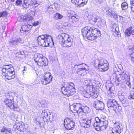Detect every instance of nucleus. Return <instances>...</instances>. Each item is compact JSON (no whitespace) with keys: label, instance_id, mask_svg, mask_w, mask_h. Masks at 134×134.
<instances>
[{"label":"nucleus","instance_id":"f257e3e1","mask_svg":"<svg viewBox=\"0 0 134 134\" xmlns=\"http://www.w3.org/2000/svg\"><path fill=\"white\" fill-rule=\"evenodd\" d=\"M82 33L84 38L92 40L101 35L100 31L94 27H86L82 30Z\"/></svg>","mask_w":134,"mask_h":134},{"label":"nucleus","instance_id":"680f3d73","mask_svg":"<svg viewBox=\"0 0 134 134\" xmlns=\"http://www.w3.org/2000/svg\"><path fill=\"white\" fill-rule=\"evenodd\" d=\"M107 127V126H106L102 125V124H101V125L100 126L101 130L102 131L105 130Z\"/></svg>","mask_w":134,"mask_h":134},{"label":"nucleus","instance_id":"a19ab883","mask_svg":"<svg viewBox=\"0 0 134 134\" xmlns=\"http://www.w3.org/2000/svg\"><path fill=\"white\" fill-rule=\"evenodd\" d=\"M102 21L103 20L100 17L97 15V18L95 20V23L97 22L99 24L101 25Z\"/></svg>","mask_w":134,"mask_h":134},{"label":"nucleus","instance_id":"6e6552de","mask_svg":"<svg viewBox=\"0 0 134 134\" xmlns=\"http://www.w3.org/2000/svg\"><path fill=\"white\" fill-rule=\"evenodd\" d=\"M52 76L49 72L45 74L44 76L41 80V83L43 85L49 84L52 81Z\"/></svg>","mask_w":134,"mask_h":134},{"label":"nucleus","instance_id":"052dcab7","mask_svg":"<svg viewBox=\"0 0 134 134\" xmlns=\"http://www.w3.org/2000/svg\"><path fill=\"white\" fill-rule=\"evenodd\" d=\"M114 88L112 86L109 88L108 91V93H110L112 92H114Z\"/></svg>","mask_w":134,"mask_h":134},{"label":"nucleus","instance_id":"f03ea898","mask_svg":"<svg viewBox=\"0 0 134 134\" xmlns=\"http://www.w3.org/2000/svg\"><path fill=\"white\" fill-rule=\"evenodd\" d=\"M14 69L12 65H4L2 69V74L5 78L10 80L14 79L15 77V72Z\"/></svg>","mask_w":134,"mask_h":134},{"label":"nucleus","instance_id":"aec40b11","mask_svg":"<svg viewBox=\"0 0 134 134\" xmlns=\"http://www.w3.org/2000/svg\"><path fill=\"white\" fill-rule=\"evenodd\" d=\"M87 1L88 0H71V2L72 3L81 4L82 6H83L85 4H86Z\"/></svg>","mask_w":134,"mask_h":134},{"label":"nucleus","instance_id":"f8f14e48","mask_svg":"<svg viewBox=\"0 0 134 134\" xmlns=\"http://www.w3.org/2000/svg\"><path fill=\"white\" fill-rule=\"evenodd\" d=\"M82 106V105L81 104L77 103L70 106V109L72 108L73 109V110L75 111L74 112L80 113L82 111L81 110Z\"/></svg>","mask_w":134,"mask_h":134},{"label":"nucleus","instance_id":"c9c22d12","mask_svg":"<svg viewBox=\"0 0 134 134\" xmlns=\"http://www.w3.org/2000/svg\"><path fill=\"white\" fill-rule=\"evenodd\" d=\"M41 119V117H40L39 118H36L35 121V123H36V124L40 127L41 126L42 123L40 120V119Z\"/></svg>","mask_w":134,"mask_h":134},{"label":"nucleus","instance_id":"e433bc0d","mask_svg":"<svg viewBox=\"0 0 134 134\" xmlns=\"http://www.w3.org/2000/svg\"><path fill=\"white\" fill-rule=\"evenodd\" d=\"M32 3H33V5H35V7H37L38 5L40 4L41 3V0H33Z\"/></svg>","mask_w":134,"mask_h":134},{"label":"nucleus","instance_id":"7c9ffc66","mask_svg":"<svg viewBox=\"0 0 134 134\" xmlns=\"http://www.w3.org/2000/svg\"><path fill=\"white\" fill-rule=\"evenodd\" d=\"M81 111L86 113H88L90 112V109L87 106H82Z\"/></svg>","mask_w":134,"mask_h":134},{"label":"nucleus","instance_id":"49530a36","mask_svg":"<svg viewBox=\"0 0 134 134\" xmlns=\"http://www.w3.org/2000/svg\"><path fill=\"white\" fill-rule=\"evenodd\" d=\"M18 115L15 114H13L11 116L12 119L14 121H17Z\"/></svg>","mask_w":134,"mask_h":134},{"label":"nucleus","instance_id":"f3484780","mask_svg":"<svg viewBox=\"0 0 134 134\" xmlns=\"http://www.w3.org/2000/svg\"><path fill=\"white\" fill-rule=\"evenodd\" d=\"M83 83L85 85L87 86V90L86 91H88L90 89V91H91L93 89V86L92 82L89 80H85Z\"/></svg>","mask_w":134,"mask_h":134},{"label":"nucleus","instance_id":"f704fd0d","mask_svg":"<svg viewBox=\"0 0 134 134\" xmlns=\"http://www.w3.org/2000/svg\"><path fill=\"white\" fill-rule=\"evenodd\" d=\"M4 102L6 105L8 106L9 107L10 109L13 107V105H14V101H13L11 102H9V103L7 101H4Z\"/></svg>","mask_w":134,"mask_h":134},{"label":"nucleus","instance_id":"6ab92c4d","mask_svg":"<svg viewBox=\"0 0 134 134\" xmlns=\"http://www.w3.org/2000/svg\"><path fill=\"white\" fill-rule=\"evenodd\" d=\"M121 77L123 80H126L130 79V75L128 72L123 71L120 74Z\"/></svg>","mask_w":134,"mask_h":134},{"label":"nucleus","instance_id":"cd10ccee","mask_svg":"<svg viewBox=\"0 0 134 134\" xmlns=\"http://www.w3.org/2000/svg\"><path fill=\"white\" fill-rule=\"evenodd\" d=\"M113 128L116 129L118 131L121 132L122 128L119 122H116L114 123Z\"/></svg>","mask_w":134,"mask_h":134},{"label":"nucleus","instance_id":"412c9836","mask_svg":"<svg viewBox=\"0 0 134 134\" xmlns=\"http://www.w3.org/2000/svg\"><path fill=\"white\" fill-rule=\"evenodd\" d=\"M125 35L127 36H130L131 34L134 35V29L132 26L127 28L125 32Z\"/></svg>","mask_w":134,"mask_h":134},{"label":"nucleus","instance_id":"1a4fd4ad","mask_svg":"<svg viewBox=\"0 0 134 134\" xmlns=\"http://www.w3.org/2000/svg\"><path fill=\"white\" fill-rule=\"evenodd\" d=\"M14 127L20 132H23L26 130L28 126L27 124H25L23 122H20L14 125Z\"/></svg>","mask_w":134,"mask_h":134},{"label":"nucleus","instance_id":"473e14b6","mask_svg":"<svg viewBox=\"0 0 134 134\" xmlns=\"http://www.w3.org/2000/svg\"><path fill=\"white\" fill-rule=\"evenodd\" d=\"M12 109H13L15 111L19 112L21 110V109L19 107L18 105L16 104H14L13 105V107L11 108Z\"/></svg>","mask_w":134,"mask_h":134},{"label":"nucleus","instance_id":"6e6d98bb","mask_svg":"<svg viewBox=\"0 0 134 134\" xmlns=\"http://www.w3.org/2000/svg\"><path fill=\"white\" fill-rule=\"evenodd\" d=\"M118 30V28L117 27V26L116 25H114L113 28H112V31L114 32L116 31V30Z\"/></svg>","mask_w":134,"mask_h":134},{"label":"nucleus","instance_id":"423d86ee","mask_svg":"<svg viewBox=\"0 0 134 134\" xmlns=\"http://www.w3.org/2000/svg\"><path fill=\"white\" fill-rule=\"evenodd\" d=\"M35 13L34 12L29 10L27 11V13L25 15H22L19 16L17 18L18 21H29L33 19V16L35 15Z\"/></svg>","mask_w":134,"mask_h":134},{"label":"nucleus","instance_id":"9d476101","mask_svg":"<svg viewBox=\"0 0 134 134\" xmlns=\"http://www.w3.org/2000/svg\"><path fill=\"white\" fill-rule=\"evenodd\" d=\"M83 93L85 95L87 96L88 94H90V96L93 98H96L98 95V91L97 89H93L91 91L90 90V89L88 90V91H83Z\"/></svg>","mask_w":134,"mask_h":134},{"label":"nucleus","instance_id":"a211bd4d","mask_svg":"<svg viewBox=\"0 0 134 134\" xmlns=\"http://www.w3.org/2000/svg\"><path fill=\"white\" fill-rule=\"evenodd\" d=\"M91 125V122L90 120L87 119H83L82 121L81 125L85 128H88Z\"/></svg>","mask_w":134,"mask_h":134},{"label":"nucleus","instance_id":"4468645a","mask_svg":"<svg viewBox=\"0 0 134 134\" xmlns=\"http://www.w3.org/2000/svg\"><path fill=\"white\" fill-rule=\"evenodd\" d=\"M94 107L97 110H102L104 107V104L102 102L97 100L93 105Z\"/></svg>","mask_w":134,"mask_h":134},{"label":"nucleus","instance_id":"c85d7f7f","mask_svg":"<svg viewBox=\"0 0 134 134\" xmlns=\"http://www.w3.org/2000/svg\"><path fill=\"white\" fill-rule=\"evenodd\" d=\"M11 132L10 128L3 127L1 129V132L3 133V134H11Z\"/></svg>","mask_w":134,"mask_h":134},{"label":"nucleus","instance_id":"0eeeda50","mask_svg":"<svg viewBox=\"0 0 134 134\" xmlns=\"http://www.w3.org/2000/svg\"><path fill=\"white\" fill-rule=\"evenodd\" d=\"M98 69L101 71H107L109 68V65L107 61L104 58L98 59Z\"/></svg>","mask_w":134,"mask_h":134},{"label":"nucleus","instance_id":"72a5a7b5","mask_svg":"<svg viewBox=\"0 0 134 134\" xmlns=\"http://www.w3.org/2000/svg\"><path fill=\"white\" fill-rule=\"evenodd\" d=\"M32 25H31L29 24L28 25H24L22 26L20 30V32L21 33L24 32V31H25V30L27 27L29 26V27L31 26Z\"/></svg>","mask_w":134,"mask_h":134},{"label":"nucleus","instance_id":"58836bf2","mask_svg":"<svg viewBox=\"0 0 134 134\" xmlns=\"http://www.w3.org/2000/svg\"><path fill=\"white\" fill-rule=\"evenodd\" d=\"M46 39H45V40H43L40 41H37L38 44L40 46H46V45H48V43L47 44H46L45 43H44L46 40Z\"/></svg>","mask_w":134,"mask_h":134},{"label":"nucleus","instance_id":"0e129e2a","mask_svg":"<svg viewBox=\"0 0 134 134\" xmlns=\"http://www.w3.org/2000/svg\"><path fill=\"white\" fill-rule=\"evenodd\" d=\"M95 120L96 122H98V123H100V122H101L102 121L98 117H96L95 118Z\"/></svg>","mask_w":134,"mask_h":134},{"label":"nucleus","instance_id":"7ed1b4c3","mask_svg":"<svg viewBox=\"0 0 134 134\" xmlns=\"http://www.w3.org/2000/svg\"><path fill=\"white\" fill-rule=\"evenodd\" d=\"M58 38L59 43L64 47H69L72 44L73 40L71 37L64 33H63L59 35Z\"/></svg>","mask_w":134,"mask_h":134},{"label":"nucleus","instance_id":"a18cd8bd","mask_svg":"<svg viewBox=\"0 0 134 134\" xmlns=\"http://www.w3.org/2000/svg\"><path fill=\"white\" fill-rule=\"evenodd\" d=\"M17 42L15 39H13L12 41L9 42V44L10 45L15 46L17 44Z\"/></svg>","mask_w":134,"mask_h":134},{"label":"nucleus","instance_id":"774afa93","mask_svg":"<svg viewBox=\"0 0 134 134\" xmlns=\"http://www.w3.org/2000/svg\"><path fill=\"white\" fill-rule=\"evenodd\" d=\"M100 123H98V122H94L93 124V126L94 127H97L98 125H100Z\"/></svg>","mask_w":134,"mask_h":134},{"label":"nucleus","instance_id":"69168bd1","mask_svg":"<svg viewBox=\"0 0 134 134\" xmlns=\"http://www.w3.org/2000/svg\"><path fill=\"white\" fill-rule=\"evenodd\" d=\"M21 0H17L16 2V4L17 5H19L21 4Z\"/></svg>","mask_w":134,"mask_h":134},{"label":"nucleus","instance_id":"5701e85b","mask_svg":"<svg viewBox=\"0 0 134 134\" xmlns=\"http://www.w3.org/2000/svg\"><path fill=\"white\" fill-rule=\"evenodd\" d=\"M113 110L118 116L121 115L122 113V108L121 106H119L118 104L113 108Z\"/></svg>","mask_w":134,"mask_h":134},{"label":"nucleus","instance_id":"338daca9","mask_svg":"<svg viewBox=\"0 0 134 134\" xmlns=\"http://www.w3.org/2000/svg\"><path fill=\"white\" fill-rule=\"evenodd\" d=\"M113 34L115 36H117L118 35V30H116V31L113 32Z\"/></svg>","mask_w":134,"mask_h":134},{"label":"nucleus","instance_id":"9b49d317","mask_svg":"<svg viewBox=\"0 0 134 134\" xmlns=\"http://www.w3.org/2000/svg\"><path fill=\"white\" fill-rule=\"evenodd\" d=\"M75 123L70 119H66L64 122V125L67 130H71L74 126Z\"/></svg>","mask_w":134,"mask_h":134},{"label":"nucleus","instance_id":"4be33fe9","mask_svg":"<svg viewBox=\"0 0 134 134\" xmlns=\"http://www.w3.org/2000/svg\"><path fill=\"white\" fill-rule=\"evenodd\" d=\"M37 41H40L42 40H45V39H50V41H52V36L47 35H40L37 37Z\"/></svg>","mask_w":134,"mask_h":134},{"label":"nucleus","instance_id":"79ce46f5","mask_svg":"<svg viewBox=\"0 0 134 134\" xmlns=\"http://www.w3.org/2000/svg\"><path fill=\"white\" fill-rule=\"evenodd\" d=\"M121 133L119 131H118L116 129H114L113 128H112V130L110 132L111 134H120Z\"/></svg>","mask_w":134,"mask_h":134},{"label":"nucleus","instance_id":"20e7f679","mask_svg":"<svg viewBox=\"0 0 134 134\" xmlns=\"http://www.w3.org/2000/svg\"><path fill=\"white\" fill-rule=\"evenodd\" d=\"M61 91L62 93L67 96L72 95L75 92L74 85L71 82L66 83L61 87Z\"/></svg>","mask_w":134,"mask_h":134},{"label":"nucleus","instance_id":"8fccbe9b","mask_svg":"<svg viewBox=\"0 0 134 134\" xmlns=\"http://www.w3.org/2000/svg\"><path fill=\"white\" fill-rule=\"evenodd\" d=\"M97 59L94 57L92 59L91 63L92 64L95 65L96 64Z\"/></svg>","mask_w":134,"mask_h":134},{"label":"nucleus","instance_id":"2f4dec72","mask_svg":"<svg viewBox=\"0 0 134 134\" xmlns=\"http://www.w3.org/2000/svg\"><path fill=\"white\" fill-rule=\"evenodd\" d=\"M48 113L45 110L42 111L41 116L43 118L48 119Z\"/></svg>","mask_w":134,"mask_h":134},{"label":"nucleus","instance_id":"a878e982","mask_svg":"<svg viewBox=\"0 0 134 134\" xmlns=\"http://www.w3.org/2000/svg\"><path fill=\"white\" fill-rule=\"evenodd\" d=\"M87 69L85 68H81L78 69L77 71V74L79 75L84 76L86 74Z\"/></svg>","mask_w":134,"mask_h":134},{"label":"nucleus","instance_id":"c756f323","mask_svg":"<svg viewBox=\"0 0 134 134\" xmlns=\"http://www.w3.org/2000/svg\"><path fill=\"white\" fill-rule=\"evenodd\" d=\"M79 18V16L76 14H75L74 15L71 17V19L72 20V22L74 24H76V23L78 21Z\"/></svg>","mask_w":134,"mask_h":134},{"label":"nucleus","instance_id":"bb28decb","mask_svg":"<svg viewBox=\"0 0 134 134\" xmlns=\"http://www.w3.org/2000/svg\"><path fill=\"white\" fill-rule=\"evenodd\" d=\"M97 15L95 14L89 15L87 17L88 19L92 23H95Z\"/></svg>","mask_w":134,"mask_h":134},{"label":"nucleus","instance_id":"4c0bfd02","mask_svg":"<svg viewBox=\"0 0 134 134\" xmlns=\"http://www.w3.org/2000/svg\"><path fill=\"white\" fill-rule=\"evenodd\" d=\"M129 58L131 62L134 63V49L132 50V52L130 54Z\"/></svg>","mask_w":134,"mask_h":134},{"label":"nucleus","instance_id":"ea45409f","mask_svg":"<svg viewBox=\"0 0 134 134\" xmlns=\"http://www.w3.org/2000/svg\"><path fill=\"white\" fill-rule=\"evenodd\" d=\"M108 96L110 99H113L115 97V94L114 92L108 93Z\"/></svg>","mask_w":134,"mask_h":134},{"label":"nucleus","instance_id":"3c124183","mask_svg":"<svg viewBox=\"0 0 134 134\" xmlns=\"http://www.w3.org/2000/svg\"><path fill=\"white\" fill-rule=\"evenodd\" d=\"M7 12L6 11H4L0 13V18L1 17H4L7 15Z\"/></svg>","mask_w":134,"mask_h":134},{"label":"nucleus","instance_id":"ddd939ff","mask_svg":"<svg viewBox=\"0 0 134 134\" xmlns=\"http://www.w3.org/2000/svg\"><path fill=\"white\" fill-rule=\"evenodd\" d=\"M106 11L107 14L110 17L112 16L114 18H116L119 16L120 18H122V16L117 15L115 11L112 10L110 8H107L106 9Z\"/></svg>","mask_w":134,"mask_h":134},{"label":"nucleus","instance_id":"5fc2aeb1","mask_svg":"<svg viewBox=\"0 0 134 134\" xmlns=\"http://www.w3.org/2000/svg\"><path fill=\"white\" fill-rule=\"evenodd\" d=\"M118 30V28L117 27V26L116 25H114L113 28H112V31L114 32L116 31V30Z\"/></svg>","mask_w":134,"mask_h":134},{"label":"nucleus","instance_id":"37998d69","mask_svg":"<svg viewBox=\"0 0 134 134\" xmlns=\"http://www.w3.org/2000/svg\"><path fill=\"white\" fill-rule=\"evenodd\" d=\"M121 8L123 10L126 9L128 8V5L127 3L124 2L121 4Z\"/></svg>","mask_w":134,"mask_h":134},{"label":"nucleus","instance_id":"e2e57ef3","mask_svg":"<svg viewBox=\"0 0 134 134\" xmlns=\"http://www.w3.org/2000/svg\"><path fill=\"white\" fill-rule=\"evenodd\" d=\"M101 125L100 124V125H98L97 127H95V130L97 131H99L101 130L100 126Z\"/></svg>","mask_w":134,"mask_h":134},{"label":"nucleus","instance_id":"de8ad7c7","mask_svg":"<svg viewBox=\"0 0 134 134\" xmlns=\"http://www.w3.org/2000/svg\"><path fill=\"white\" fill-rule=\"evenodd\" d=\"M55 17L58 19H61L63 17V16L59 13H57L55 14Z\"/></svg>","mask_w":134,"mask_h":134},{"label":"nucleus","instance_id":"c03bdc74","mask_svg":"<svg viewBox=\"0 0 134 134\" xmlns=\"http://www.w3.org/2000/svg\"><path fill=\"white\" fill-rule=\"evenodd\" d=\"M52 41H50V39H46V40H46L45 41V42L44 43H45L46 44H47L48 43V45H46V46H44V47H47V46H49V44L50 43H51V44L53 43V40L52 39Z\"/></svg>","mask_w":134,"mask_h":134},{"label":"nucleus","instance_id":"13d9d810","mask_svg":"<svg viewBox=\"0 0 134 134\" xmlns=\"http://www.w3.org/2000/svg\"><path fill=\"white\" fill-rule=\"evenodd\" d=\"M16 40V41L17 42V43H23V42L21 39L20 38H15V39Z\"/></svg>","mask_w":134,"mask_h":134},{"label":"nucleus","instance_id":"864d4df0","mask_svg":"<svg viewBox=\"0 0 134 134\" xmlns=\"http://www.w3.org/2000/svg\"><path fill=\"white\" fill-rule=\"evenodd\" d=\"M100 124L101 125L102 124V125H103V126H107V125L108 124V122L107 121H102L101 122H100Z\"/></svg>","mask_w":134,"mask_h":134},{"label":"nucleus","instance_id":"2eb2a0df","mask_svg":"<svg viewBox=\"0 0 134 134\" xmlns=\"http://www.w3.org/2000/svg\"><path fill=\"white\" fill-rule=\"evenodd\" d=\"M124 93H122L120 95L119 93L118 97L120 101L122 103L123 105L125 107L129 105V103L128 101L126 100L124 96Z\"/></svg>","mask_w":134,"mask_h":134},{"label":"nucleus","instance_id":"4d7b16f0","mask_svg":"<svg viewBox=\"0 0 134 134\" xmlns=\"http://www.w3.org/2000/svg\"><path fill=\"white\" fill-rule=\"evenodd\" d=\"M128 98L134 99V91L132 92L130 96L128 97Z\"/></svg>","mask_w":134,"mask_h":134},{"label":"nucleus","instance_id":"b1692460","mask_svg":"<svg viewBox=\"0 0 134 134\" xmlns=\"http://www.w3.org/2000/svg\"><path fill=\"white\" fill-rule=\"evenodd\" d=\"M33 0H24L23 3V6L25 8H27L29 6L33 5Z\"/></svg>","mask_w":134,"mask_h":134},{"label":"nucleus","instance_id":"bf43d9fd","mask_svg":"<svg viewBox=\"0 0 134 134\" xmlns=\"http://www.w3.org/2000/svg\"><path fill=\"white\" fill-rule=\"evenodd\" d=\"M126 84L129 87L131 88V83L130 82V79H129L128 80H125Z\"/></svg>","mask_w":134,"mask_h":134},{"label":"nucleus","instance_id":"603ef678","mask_svg":"<svg viewBox=\"0 0 134 134\" xmlns=\"http://www.w3.org/2000/svg\"><path fill=\"white\" fill-rule=\"evenodd\" d=\"M130 8L131 12H134V0L132 1V3H131Z\"/></svg>","mask_w":134,"mask_h":134},{"label":"nucleus","instance_id":"393cba45","mask_svg":"<svg viewBox=\"0 0 134 134\" xmlns=\"http://www.w3.org/2000/svg\"><path fill=\"white\" fill-rule=\"evenodd\" d=\"M13 93H7L5 95L6 98L4 101H7L9 103L13 100Z\"/></svg>","mask_w":134,"mask_h":134},{"label":"nucleus","instance_id":"dca6fc26","mask_svg":"<svg viewBox=\"0 0 134 134\" xmlns=\"http://www.w3.org/2000/svg\"><path fill=\"white\" fill-rule=\"evenodd\" d=\"M117 104V102L114 99H109L107 103V106L108 108L112 107L114 108Z\"/></svg>","mask_w":134,"mask_h":134},{"label":"nucleus","instance_id":"09e8293b","mask_svg":"<svg viewBox=\"0 0 134 134\" xmlns=\"http://www.w3.org/2000/svg\"><path fill=\"white\" fill-rule=\"evenodd\" d=\"M31 28V26L29 27V26H28L27 28L26 29L25 31H24V32L26 34H28L30 31Z\"/></svg>","mask_w":134,"mask_h":134},{"label":"nucleus","instance_id":"39448f33","mask_svg":"<svg viewBox=\"0 0 134 134\" xmlns=\"http://www.w3.org/2000/svg\"><path fill=\"white\" fill-rule=\"evenodd\" d=\"M35 56L36 57L34 60L38 66H44L48 64V62L47 59L42 55L38 54V55L37 54H35Z\"/></svg>","mask_w":134,"mask_h":134}]
</instances>
